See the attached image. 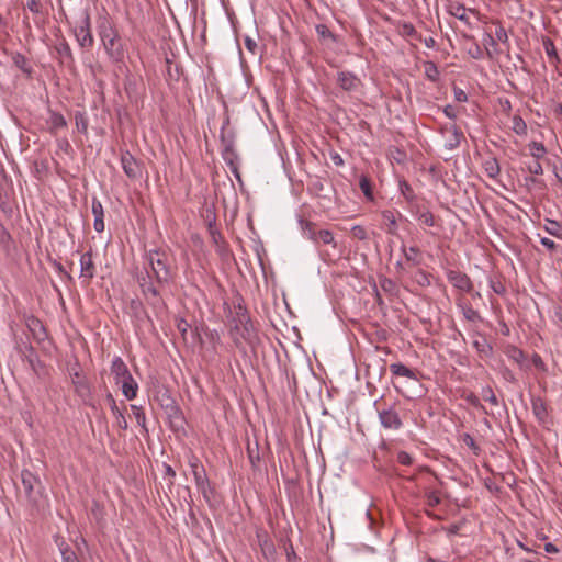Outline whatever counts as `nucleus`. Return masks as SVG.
Listing matches in <instances>:
<instances>
[{
	"mask_svg": "<svg viewBox=\"0 0 562 562\" xmlns=\"http://www.w3.org/2000/svg\"><path fill=\"white\" fill-rule=\"evenodd\" d=\"M144 268L148 278L155 279L159 284L167 283L171 278L168 255L164 251H149Z\"/></svg>",
	"mask_w": 562,
	"mask_h": 562,
	"instance_id": "obj_1",
	"label": "nucleus"
},
{
	"mask_svg": "<svg viewBox=\"0 0 562 562\" xmlns=\"http://www.w3.org/2000/svg\"><path fill=\"white\" fill-rule=\"evenodd\" d=\"M102 44L111 58L120 59L123 56V49L119 41L117 32L112 29H104L100 33Z\"/></svg>",
	"mask_w": 562,
	"mask_h": 562,
	"instance_id": "obj_2",
	"label": "nucleus"
},
{
	"mask_svg": "<svg viewBox=\"0 0 562 562\" xmlns=\"http://www.w3.org/2000/svg\"><path fill=\"white\" fill-rule=\"evenodd\" d=\"M75 35L78 44L83 48H91L94 40L91 33L90 16L85 14L81 22L75 27Z\"/></svg>",
	"mask_w": 562,
	"mask_h": 562,
	"instance_id": "obj_3",
	"label": "nucleus"
},
{
	"mask_svg": "<svg viewBox=\"0 0 562 562\" xmlns=\"http://www.w3.org/2000/svg\"><path fill=\"white\" fill-rule=\"evenodd\" d=\"M303 229L305 236H307L310 239L314 241L323 243L324 245H329L334 243V235L331 232L327 229L316 231L312 223H305V227Z\"/></svg>",
	"mask_w": 562,
	"mask_h": 562,
	"instance_id": "obj_4",
	"label": "nucleus"
},
{
	"mask_svg": "<svg viewBox=\"0 0 562 562\" xmlns=\"http://www.w3.org/2000/svg\"><path fill=\"white\" fill-rule=\"evenodd\" d=\"M95 266L92 260L91 252H85L80 257V278L89 284L94 277Z\"/></svg>",
	"mask_w": 562,
	"mask_h": 562,
	"instance_id": "obj_5",
	"label": "nucleus"
},
{
	"mask_svg": "<svg viewBox=\"0 0 562 562\" xmlns=\"http://www.w3.org/2000/svg\"><path fill=\"white\" fill-rule=\"evenodd\" d=\"M337 83L342 90L352 92L359 89L361 81L349 71H340L337 75Z\"/></svg>",
	"mask_w": 562,
	"mask_h": 562,
	"instance_id": "obj_6",
	"label": "nucleus"
},
{
	"mask_svg": "<svg viewBox=\"0 0 562 562\" xmlns=\"http://www.w3.org/2000/svg\"><path fill=\"white\" fill-rule=\"evenodd\" d=\"M379 417L382 426L385 428L398 429L402 426L397 412L392 408L381 411Z\"/></svg>",
	"mask_w": 562,
	"mask_h": 562,
	"instance_id": "obj_7",
	"label": "nucleus"
},
{
	"mask_svg": "<svg viewBox=\"0 0 562 562\" xmlns=\"http://www.w3.org/2000/svg\"><path fill=\"white\" fill-rule=\"evenodd\" d=\"M122 168L128 178L135 179L139 176V167L134 157L126 153L121 158Z\"/></svg>",
	"mask_w": 562,
	"mask_h": 562,
	"instance_id": "obj_8",
	"label": "nucleus"
},
{
	"mask_svg": "<svg viewBox=\"0 0 562 562\" xmlns=\"http://www.w3.org/2000/svg\"><path fill=\"white\" fill-rule=\"evenodd\" d=\"M91 211L94 216L93 228L98 233H102L104 231V221H103L104 211H103L102 203L95 198L92 200Z\"/></svg>",
	"mask_w": 562,
	"mask_h": 562,
	"instance_id": "obj_9",
	"label": "nucleus"
},
{
	"mask_svg": "<svg viewBox=\"0 0 562 562\" xmlns=\"http://www.w3.org/2000/svg\"><path fill=\"white\" fill-rule=\"evenodd\" d=\"M531 404H532V412H533V415L536 416L537 420L540 424L546 425L548 422V407H547L546 402L540 397H535V398H532Z\"/></svg>",
	"mask_w": 562,
	"mask_h": 562,
	"instance_id": "obj_10",
	"label": "nucleus"
},
{
	"mask_svg": "<svg viewBox=\"0 0 562 562\" xmlns=\"http://www.w3.org/2000/svg\"><path fill=\"white\" fill-rule=\"evenodd\" d=\"M111 373L114 375L116 382L131 375L125 362L120 357H115L112 360Z\"/></svg>",
	"mask_w": 562,
	"mask_h": 562,
	"instance_id": "obj_11",
	"label": "nucleus"
},
{
	"mask_svg": "<svg viewBox=\"0 0 562 562\" xmlns=\"http://www.w3.org/2000/svg\"><path fill=\"white\" fill-rule=\"evenodd\" d=\"M122 385V393L127 400H133L137 395L138 385L132 375L117 381Z\"/></svg>",
	"mask_w": 562,
	"mask_h": 562,
	"instance_id": "obj_12",
	"label": "nucleus"
},
{
	"mask_svg": "<svg viewBox=\"0 0 562 562\" xmlns=\"http://www.w3.org/2000/svg\"><path fill=\"white\" fill-rule=\"evenodd\" d=\"M542 45L550 64L557 66L560 59L553 41L549 37H543Z\"/></svg>",
	"mask_w": 562,
	"mask_h": 562,
	"instance_id": "obj_13",
	"label": "nucleus"
},
{
	"mask_svg": "<svg viewBox=\"0 0 562 562\" xmlns=\"http://www.w3.org/2000/svg\"><path fill=\"white\" fill-rule=\"evenodd\" d=\"M49 130L52 133L56 134L59 130H63L67 126V122L65 117L56 112H53L48 120Z\"/></svg>",
	"mask_w": 562,
	"mask_h": 562,
	"instance_id": "obj_14",
	"label": "nucleus"
},
{
	"mask_svg": "<svg viewBox=\"0 0 562 562\" xmlns=\"http://www.w3.org/2000/svg\"><path fill=\"white\" fill-rule=\"evenodd\" d=\"M192 469H193V475H194V480H195L198 487L202 492H205V486L207 485V481H206L204 469L196 463L192 464Z\"/></svg>",
	"mask_w": 562,
	"mask_h": 562,
	"instance_id": "obj_15",
	"label": "nucleus"
},
{
	"mask_svg": "<svg viewBox=\"0 0 562 562\" xmlns=\"http://www.w3.org/2000/svg\"><path fill=\"white\" fill-rule=\"evenodd\" d=\"M486 175L494 179L499 175L501 168L495 158H488L483 164Z\"/></svg>",
	"mask_w": 562,
	"mask_h": 562,
	"instance_id": "obj_16",
	"label": "nucleus"
},
{
	"mask_svg": "<svg viewBox=\"0 0 562 562\" xmlns=\"http://www.w3.org/2000/svg\"><path fill=\"white\" fill-rule=\"evenodd\" d=\"M390 371L392 372V374L397 376H406L409 379L414 378V372L402 363H392L390 366Z\"/></svg>",
	"mask_w": 562,
	"mask_h": 562,
	"instance_id": "obj_17",
	"label": "nucleus"
},
{
	"mask_svg": "<svg viewBox=\"0 0 562 562\" xmlns=\"http://www.w3.org/2000/svg\"><path fill=\"white\" fill-rule=\"evenodd\" d=\"M512 128L517 135L525 136L527 134V124L519 115L513 116Z\"/></svg>",
	"mask_w": 562,
	"mask_h": 562,
	"instance_id": "obj_18",
	"label": "nucleus"
},
{
	"mask_svg": "<svg viewBox=\"0 0 562 562\" xmlns=\"http://www.w3.org/2000/svg\"><path fill=\"white\" fill-rule=\"evenodd\" d=\"M528 148H529L530 155L533 158H536L537 160L541 159L547 153L544 145L539 142H531L528 145Z\"/></svg>",
	"mask_w": 562,
	"mask_h": 562,
	"instance_id": "obj_19",
	"label": "nucleus"
},
{
	"mask_svg": "<svg viewBox=\"0 0 562 562\" xmlns=\"http://www.w3.org/2000/svg\"><path fill=\"white\" fill-rule=\"evenodd\" d=\"M359 187H360L361 191L363 192L364 196L369 201H372L373 200V191H372V187H371V181L367 176L362 175L360 177Z\"/></svg>",
	"mask_w": 562,
	"mask_h": 562,
	"instance_id": "obj_20",
	"label": "nucleus"
},
{
	"mask_svg": "<svg viewBox=\"0 0 562 562\" xmlns=\"http://www.w3.org/2000/svg\"><path fill=\"white\" fill-rule=\"evenodd\" d=\"M239 324L243 327L240 336L244 339H249L252 333V324L250 323L249 317L245 314L240 315Z\"/></svg>",
	"mask_w": 562,
	"mask_h": 562,
	"instance_id": "obj_21",
	"label": "nucleus"
},
{
	"mask_svg": "<svg viewBox=\"0 0 562 562\" xmlns=\"http://www.w3.org/2000/svg\"><path fill=\"white\" fill-rule=\"evenodd\" d=\"M544 231L554 236L560 238L562 236V226L559 222L553 220H547V224L544 225Z\"/></svg>",
	"mask_w": 562,
	"mask_h": 562,
	"instance_id": "obj_22",
	"label": "nucleus"
},
{
	"mask_svg": "<svg viewBox=\"0 0 562 562\" xmlns=\"http://www.w3.org/2000/svg\"><path fill=\"white\" fill-rule=\"evenodd\" d=\"M453 280L454 285L461 290L469 291L471 289V281L465 274H457L451 278Z\"/></svg>",
	"mask_w": 562,
	"mask_h": 562,
	"instance_id": "obj_23",
	"label": "nucleus"
},
{
	"mask_svg": "<svg viewBox=\"0 0 562 562\" xmlns=\"http://www.w3.org/2000/svg\"><path fill=\"white\" fill-rule=\"evenodd\" d=\"M59 546V550L63 555V562H80L74 551L65 547V543L61 542Z\"/></svg>",
	"mask_w": 562,
	"mask_h": 562,
	"instance_id": "obj_24",
	"label": "nucleus"
},
{
	"mask_svg": "<svg viewBox=\"0 0 562 562\" xmlns=\"http://www.w3.org/2000/svg\"><path fill=\"white\" fill-rule=\"evenodd\" d=\"M418 221L420 224L428 226V227H432L436 224L435 217H434L432 213L429 211L419 212Z\"/></svg>",
	"mask_w": 562,
	"mask_h": 562,
	"instance_id": "obj_25",
	"label": "nucleus"
},
{
	"mask_svg": "<svg viewBox=\"0 0 562 562\" xmlns=\"http://www.w3.org/2000/svg\"><path fill=\"white\" fill-rule=\"evenodd\" d=\"M507 356L509 359H512L513 361L517 362L518 364H521L522 361L525 360V355L524 352L516 348V347H509L507 349Z\"/></svg>",
	"mask_w": 562,
	"mask_h": 562,
	"instance_id": "obj_26",
	"label": "nucleus"
},
{
	"mask_svg": "<svg viewBox=\"0 0 562 562\" xmlns=\"http://www.w3.org/2000/svg\"><path fill=\"white\" fill-rule=\"evenodd\" d=\"M132 413L137 422V424L142 427H145L146 416L142 407L136 405H131Z\"/></svg>",
	"mask_w": 562,
	"mask_h": 562,
	"instance_id": "obj_27",
	"label": "nucleus"
},
{
	"mask_svg": "<svg viewBox=\"0 0 562 562\" xmlns=\"http://www.w3.org/2000/svg\"><path fill=\"white\" fill-rule=\"evenodd\" d=\"M426 499H427V505L429 507H435L438 504H440V502H441L440 494L437 491H428L426 493Z\"/></svg>",
	"mask_w": 562,
	"mask_h": 562,
	"instance_id": "obj_28",
	"label": "nucleus"
},
{
	"mask_svg": "<svg viewBox=\"0 0 562 562\" xmlns=\"http://www.w3.org/2000/svg\"><path fill=\"white\" fill-rule=\"evenodd\" d=\"M350 235L352 238L364 240L368 237L367 231L360 225H356L351 228Z\"/></svg>",
	"mask_w": 562,
	"mask_h": 562,
	"instance_id": "obj_29",
	"label": "nucleus"
},
{
	"mask_svg": "<svg viewBox=\"0 0 562 562\" xmlns=\"http://www.w3.org/2000/svg\"><path fill=\"white\" fill-rule=\"evenodd\" d=\"M35 481L36 479L30 472L22 474V483L27 493L32 491Z\"/></svg>",
	"mask_w": 562,
	"mask_h": 562,
	"instance_id": "obj_30",
	"label": "nucleus"
},
{
	"mask_svg": "<svg viewBox=\"0 0 562 562\" xmlns=\"http://www.w3.org/2000/svg\"><path fill=\"white\" fill-rule=\"evenodd\" d=\"M483 398L490 402L492 405L496 406L498 404L497 397L492 391V389H486L483 391Z\"/></svg>",
	"mask_w": 562,
	"mask_h": 562,
	"instance_id": "obj_31",
	"label": "nucleus"
},
{
	"mask_svg": "<svg viewBox=\"0 0 562 562\" xmlns=\"http://www.w3.org/2000/svg\"><path fill=\"white\" fill-rule=\"evenodd\" d=\"M397 461L403 465H409L413 462V458L405 451H401L397 456Z\"/></svg>",
	"mask_w": 562,
	"mask_h": 562,
	"instance_id": "obj_32",
	"label": "nucleus"
},
{
	"mask_svg": "<svg viewBox=\"0 0 562 562\" xmlns=\"http://www.w3.org/2000/svg\"><path fill=\"white\" fill-rule=\"evenodd\" d=\"M528 170L530 173L536 175V176L542 175V172H543L542 166L538 160L530 164L528 166Z\"/></svg>",
	"mask_w": 562,
	"mask_h": 562,
	"instance_id": "obj_33",
	"label": "nucleus"
},
{
	"mask_svg": "<svg viewBox=\"0 0 562 562\" xmlns=\"http://www.w3.org/2000/svg\"><path fill=\"white\" fill-rule=\"evenodd\" d=\"M454 98L458 102H465L468 100L467 93L460 88H454Z\"/></svg>",
	"mask_w": 562,
	"mask_h": 562,
	"instance_id": "obj_34",
	"label": "nucleus"
},
{
	"mask_svg": "<svg viewBox=\"0 0 562 562\" xmlns=\"http://www.w3.org/2000/svg\"><path fill=\"white\" fill-rule=\"evenodd\" d=\"M540 243L542 246H544L546 248L551 249V250L554 249L557 246L552 239L547 238V237L540 238Z\"/></svg>",
	"mask_w": 562,
	"mask_h": 562,
	"instance_id": "obj_35",
	"label": "nucleus"
},
{
	"mask_svg": "<svg viewBox=\"0 0 562 562\" xmlns=\"http://www.w3.org/2000/svg\"><path fill=\"white\" fill-rule=\"evenodd\" d=\"M532 362L535 364L536 368H538L539 370H544V362L542 361L541 357L538 356V355H535L532 357Z\"/></svg>",
	"mask_w": 562,
	"mask_h": 562,
	"instance_id": "obj_36",
	"label": "nucleus"
},
{
	"mask_svg": "<svg viewBox=\"0 0 562 562\" xmlns=\"http://www.w3.org/2000/svg\"><path fill=\"white\" fill-rule=\"evenodd\" d=\"M445 114L450 117V119H454L457 117V110L454 106L452 105H447L443 110Z\"/></svg>",
	"mask_w": 562,
	"mask_h": 562,
	"instance_id": "obj_37",
	"label": "nucleus"
},
{
	"mask_svg": "<svg viewBox=\"0 0 562 562\" xmlns=\"http://www.w3.org/2000/svg\"><path fill=\"white\" fill-rule=\"evenodd\" d=\"M116 418V423H117V426L121 428V429H126L127 428V422H126V418L123 414H119Z\"/></svg>",
	"mask_w": 562,
	"mask_h": 562,
	"instance_id": "obj_38",
	"label": "nucleus"
},
{
	"mask_svg": "<svg viewBox=\"0 0 562 562\" xmlns=\"http://www.w3.org/2000/svg\"><path fill=\"white\" fill-rule=\"evenodd\" d=\"M245 46L247 47V49H249L251 53H255V48L257 47V44L254 40L251 38H246L245 40Z\"/></svg>",
	"mask_w": 562,
	"mask_h": 562,
	"instance_id": "obj_39",
	"label": "nucleus"
},
{
	"mask_svg": "<svg viewBox=\"0 0 562 562\" xmlns=\"http://www.w3.org/2000/svg\"><path fill=\"white\" fill-rule=\"evenodd\" d=\"M29 326L32 327V329H34V330L38 327L40 330H42L44 333V328L38 319L33 318L31 321V323L29 324Z\"/></svg>",
	"mask_w": 562,
	"mask_h": 562,
	"instance_id": "obj_40",
	"label": "nucleus"
},
{
	"mask_svg": "<svg viewBox=\"0 0 562 562\" xmlns=\"http://www.w3.org/2000/svg\"><path fill=\"white\" fill-rule=\"evenodd\" d=\"M496 36L499 41H504L507 38L506 32L503 27H499L498 30H496Z\"/></svg>",
	"mask_w": 562,
	"mask_h": 562,
	"instance_id": "obj_41",
	"label": "nucleus"
},
{
	"mask_svg": "<svg viewBox=\"0 0 562 562\" xmlns=\"http://www.w3.org/2000/svg\"><path fill=\"white\" fill-rule=\"evenodd\" d=\"M544 550L548 553H555V552H558L557 547L553 543H550V542L544 544Z\"/></svg>",
	"mask_w": 562,
	"mask_h": 562,
	"instance_id": "obj_42",
	"label": "nucleus"
},
{
	"mask_svg": "<svg viewBox=\"0 0 562 562\" xmlns=\"http://www.w3.org/2000/svg\"><path fill=\"white\" fill-rule=\"evenodd\" d=\"M111 411H112V413H113V415H114L115 417H117V416H119V414H123V413L119 409V407H117V405H116V403H115V401H114V400H112Z\"/></svg>",
	"mask_w": 562,
	"mask_h": 562,
	"instance_id": "obj_43",
	"label": "nucleus"
},
{
	"mask_svg": "<svg viewBox=\"0 0 562 562\" xmlns=\"http://www.w3.org/2000/svg\"><path fill=\"white\" fill-rule=\"evenodd\" d=\"M459 529H460L459 525H451V526H449V527L447 528V532H448L449 535H457V533H458V531H459Z\"/></svg>",
	"mask_w": 562,
	"mask_h": 562,
	"instance_id": "obj_44",
	"label": "nucleus"
},
{
	"mask_svg": "<svg viewBox=\"0 0 562 562\" xmlns=\"http://www.w3.org/2000/svg\"><path fill=\"white\" fill-rule=\"evenodd\" d=\"M454 15L457 18H459L460 20H464L465 19V9L464 8H459L458 12Z\"/></svg>",
	"mask_w": 562,
	"mask_h": 562,
	"instance_id": "obj_45",
	"label": "nucleus"
},
{
	"mask_svg": "<svg viewBox=\"0 0 562 562\" xmlns=\"http://www.w3.org/2000/svg\"><path fill=\"white\" fill-rule=\"evenodd\" d=\"M27 7L31 11H36L37 10V2L35 0H31L29 3H27Z\"/></svg>",
	"mask_w": 562,
	"mask_h": 562,
	"instance_id": "obj_46",
	"label": "nucleus"
},
{
	"mask_svg": "<svg viewBox=\"0 0 562 562\" xmlns=\"http://www.w3.org/2000/svg\"><path fill=\"white\" fill-rule=\"evenodd\" d=\"M404 31L406 34H413L414 27L412 25H404Z\"/></svg>",
	"mask_w": 562,
	"mask_h": 562,
	"instance_id": "obj_47",
	"label": "nucleus"
},
{
	"mask_svg": "<svg viewBox=\"0 0 562 562\" xmlns=\"http://www.w3.org/2000/svg\"><path fill=\"white\" fill-rule=\"evenodd\" d=\"M147 292H150L153 295H157V294H158V292H157L156 288H155V286H153V285H149V286L147 288Z\"/></svg>",
	"mask_w": 562,
	"mask_h": 562,
	"instance_id": "obj_48",
	"label": "nucleus"
},
{
	"mask_svg": "<svg viewBox=\"0 0 562 562\" xmlns=\"http://www.w3.org/2000/svg\"><path fill=\"white\" fill-rule=\"evenodd\" d=\"M425 43L428 47H432L435 45V41L432 38L427 40Z\"/></svg>",
	"mask_w": 562,
	"mask_h": 562,
	"instance_id": "obj_49",
	"label": "nucleus"
},
{
	"mask_svg": "<svg viewBox=\"0 0 562 562\" xmlns=\"http://www.w3.org/2000/svg\"><path fill=\"white\" fill-rule=\"evenodd\" d=\"M557 315L560 317V319H562V308L558 310Z\"/></svg>",
	"mask_w": 562,
	"mask_h": 562,
	"instance_id": "obj_50",
	"label": "nucleus"
},
{
	"mask_svg": "<svg viewBox=\"0 0 562 562\" xmlns=\"http://www.w3.org/2000/svg\"><path fill=\"white\" fill-rule=\"evenodd\" d=\"M474 311H471L470 313H468V318H471V315H474Z\"/></svg>",
	"mask_w": 562,
	"mask_h": 562,
	"instance_id": "obj_51",
	"label": "nucleus"
},
{
	"mask_svg": "<svg viewBox=\"0 0 562 562\" xmlns=\"http://www.w3.org/2000/svg\"><path fill=\"white\" fill-rule=\"evenodd\" d=\"M474 311H471L470 313H468V318H471V315H474Z\"/></svg>",
	"mask_w": 562,
	"mask_h": 562,
	"instance_id": "obj_52",
	"label": "nucleus"
},
{
	"mask_svg": "<svg viewBox=\"0 0 562 562\" xmlns=\"http://www.w3.org/2000/svg\"><path fill=\"white\" fill-rule=\"evenodd\" d=\"M474 311H471L470 313H468V318H471V315H474Z\"/></svg>",
	"mask_w": 562,
	"mask_h": 562,
	"instance_id": "obj_53",
	"label": "nucleus"
},
{
	"mask_svg": "<svg viewBox=\"0 0 562 562\" xmlns=\"http://www.w3.org/2000/svg\"><path fill=\"white\" fill-rule=\"evenodd\" d=\"M180 330H182L183 333L186 331V327L184 326H178Z\"/></svg>",
	"mask_w": 562,
	"mask_h": 562,
	"instance_id": "obj_54",
	"label": "nucleus"
},
{
	"mask_svg": "<svg viewBox=\"0 0 562 562\" xmlns=\"http://www.w3.org/2000/svg\"><path fill=\"white\" fill-rule=\"evenodd\" d=\"M180 330H182L183 333L186 331V327L184 326H178Z\"/></svg>",
	"mask_w": 562,
	"mask_h": 562,
	"instance_id": "obj_55",
	"label": "nucleus"
},
{
	"mask_svg": "<svg viewBox=\"0 0 562 562\" xmlns=\"http://www.w3.org/2000/svg\"><path fill=\"white\" fill-rule=\"evenodd\" d=\"M454 136H456L457 143H459V135H458V133H454Z\"/></svg>",
	"mask_w": 562,
	"mask_h": 562,
	"instance_id": "obj_56",
	"label": "nucleus"
},
{
	"mask_svg": "<svg viewBox=\"0 0 562 562\" xmlns=\"http://www.w3.org/2000/svg\"><path fill=\"white\" fill-rule=\"evenodd\" d=\"M342 162V159H336V164H341Z\"/></svg>",
	"mask_w": 562,
	"mask_h": 562,
	"instance_id": "obj_57",
	"label": "nucleus"
},
{
	"mask_svg": "<svg viewBox=\"0 0 562 562\" xmlns=\"http://www.w3.org/2000/svg\"><path fill=\"white\" fill-rule=\"evenodd\" d=\"M342 162V159H336V164H341Z\"/></svg>",
	"mask_w": 562,
	"mask_h": 562,
	"instance_id": "obj_58",
	"label": "nucleus"
},
{
	"mask_svg": "<svg viewBox=\"0 0 562 562\" xmlns=\"http://www.w3.org/2000/svg\"><path fill=\"white\" fill-rule=\"evenodd\" d=\"M235 329H236L237 331H239V330H240L239 325H236V326H235Z\"/></svg>",
	"mask_w": 562,
	"mask_h": 562,
	"instance_id": "obj_59",
	"label": "nucleus"
},
{
	"mask_svg": "<svg viewBox=\"0 0 562 562\" xmlns=\"http://www.w3.org/2000/svg\"><path fill=\"white\" fill-rule=\"evenodd\" d=\"M559 112L562 114V105L559 106Z\"/></svg>",
	"mask_w": 562,
	"mask_h": 562,
	"instance_id": "obj_60",
	"label": "nucleus"
},
{
	"mask_svg": "<svg viewBox=\"0 0 562 562\" xmlns=\"http://www.w3.org/2000/svg\"><path fill=\"white\" fill-rule=\"evenodd\" d=\"M415 249L411 248V255H414Z\"/></svg>",
	"mask_w": 562,
	"mask_h": 562,
	"instance_id": "obj_61",
	"label": "nucleus"
},
{
	"mask_svg": "<svg viewBox=\"0 0 562 562\" xmlns=\"http://www.w3.org/2000/svg\"><path fill=\"white\" fill-rule=\"evenodd\" d=\"M415 249L411 248V255H414Z\"/></svg>",
	"mask_w": 562,
	"mask_h": 562,
	"instance_id": "obj_62",
	"label": "nucleus"
}]
</instances>
